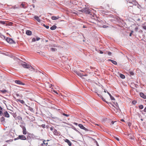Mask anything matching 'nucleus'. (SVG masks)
I'll return each instance as SVG.
<instances>
[{"instance_id": "nucleus-15", "label": "nucleus", "mask_w": 146, "mask_h": 146, "mask_svg": "<svg viewBox=\"0 0 146 146\" xmlns=\"http://www.w3.org/2000/svg\"><path fill=\"white\" fill-rule=\"evenodd\" d=\"M34 136L33 134H29V135L27 136V138L28 139L29 138H33Z\"/></svg>"}, {"instance_id": "nucleus-20", "label": "nucleus", "mask_w": 146, "mask_h": 146, "mask_svg": "<svg viewBox=\"0 0 146 146\" xmlns=\"http://www.w3.org/2000/svg\"><path fill=\"white\" fill-rule=\"evenodd\" d=\"M119 76L122 79H124L125 78V75L122 74H119Z\"/></svg>"}, {"instance_id": "nucleus-30", "label": "nucleus", "mask_w": 146, "mask_h": 146, "mask_svg": "<svg viewBox=\"0 0 146 146\" xmlns=\"http://www.w3.org/2000/svg\"><path fill=\"white\" fill-rule=\"evenodd\" d=\"M138 27H136L135 28L134 30L135 32H137L138 31Z\"/></svg>"}, {"instance_id": "nucleus-36", "label": "nucleus", "mask_w": 146, "mask_h": 146, "mask_svg": "<svg viewBox=\"0 0 146 146\" xmlns=\"http://www.w3.org/2000/svg\"><path fill=\"white\" fill-rule=\"evenodd\" d=\"M3 113L2 112V111L1 110H0V115L2 116L3 115Z\"/></svg>"}, {"instance_id": "nucleus-44", "label": "nucleus", "mask_w": 146, "mask_h": 146, "mask_svg": "<svg viewBox=\"0 0 146 146\" xmlns=\"http://www.w3.org/2000/svg\"><path fill=\"white\" fill-rule=\"evenodd\" d=\"M108 54L109 55H111V52H108Z\"/></svg>"}, {"instance_id": "nucleus-33", "label": "nucleus", "mask_w": 146, "mask_h": 146, "mask_svg": "<svg viewBox=\"0 0 146 146\" xmlns=\"http://www.w3.org/2000/svg\"><path fill=\"white\" fill-rule=\"evenodd\" d=\"M102 27L103 28H107L108 27V26L106 25H104L102 26Z\"/></svg>"}, {"instance_id": "nucleus-50", "label": "nucleus", "mask_w": 146, "mask_h": 146, "mask_svg": "<svg viewBox=\"0 0 146 146\" xmlns=\"http://www.w3.org/2000/svg\"><path fill=\"white\" fill-rule=\"evenodd\" d=\"M128 125L129 126H130L131 125V124L130 123H128Z\"/></svg>"}, {"instance_id": "nucleus-58", "label": "nucleus", "mask_w": 146, "mask_h": 146, "mask_svg": "<svg viewBox=\"0 0 146 146\" xmlns=\"http://www.w3.org/2000/svg\"><path fill=\"white\" fill-rule=\"evenodd\" d=\"M1 119H2L4 120V118L3 117H2Z\"/></svg>"}, {"instance_id": "nucleus-24", "label": "nucleus", "mask_w": 146, "mask_h": 146, "mask_svg": "<svg viewBox=\"0 0 146 146\" xmlns=\"http://www.w3.org/2000/svg\"><path fill=\"white\" fill-rule=\"evenodd\" d=\"M97 95L99 97L102 98V99L103 101H105V100L104 98L101 95L99 94H97Z\"/></svg>"}, {"instance_id": "nucleus-31", "label": "nucleus", "mask_w": 146, "mask_h": 146, "mask_svg": "<svg viewBox=\"0 0 146 146\" xmlns=\"http://www.w3.org/2000/svg\"><path fill=\"white\" fill-rule=\"evenodd\" d=\"M21 5L22 7L23 8H25V5L23 3H22L21 4Z\"/></svg>"}, {"instance_id": "nucleus-11", "label": "nucleus", "mask_w": 146, "mask_h": 146, "mask_svg": "<svg viewBox=\"0 0 146 146\" xmlns=\"http://www.w3.org/2000/svg\"><path fill=\"white\" fill-rule=\"evenodd\" d=\"M140 95L141 97L143 98L144 99L146 98V96L143 93H140Z\"/></svg>"}, {"instance_id": "nucleus-49", "label": "nucleus", "mask_w": 146, "mask_h": 146, "mask_svg": "<svg viewBox=\"0 0 146 146\" xmlns=\"http://www.w3.org/2000/svg\"><path fill=\"white\" fill-rule=\"evenodd\" d=\"M144 111L145 112H146V107L145 108Z\"/></svg>"}, {"instance_id": "nucleus-23", "label": "nucleus", "mask_w": 146, "mask_h": 146, "mask_svg": "<svg viewBox=\"0 0 146 146\" xmlns=\"http://www.w3.org/2000/svg\"><path fill=\"white\" fill-rule=\"evenodd\" d=\"M18 101L22 104H24L25 103L23 100H18Z\"/></svg>"}, {"instance_id": "nucleus-14", "label": "nucleus", "mask_w": 146, "mask_h": 146, "mask_svg": "<svg viewBox=\"0 0 146 146\" xmlns=\"http://www.w3.org/2000/svg\"><path fill=\"white\" fill-rule=\"evenodd\" d=\"M59 18L58 16L56 17L55 16H53L52 17L51 19L53 20H56L58 19Z\"/></svg>"}, {"instance_id": "nucleus-47", "label": "nucleus", "mask_w": 146, "mask_h": 146, "mask_svg": "<svg viewBox=\"0 0 146 146\" xmlns=\"http://www.w3.org/2000/svg\"><path fill=\"white\" fill-rule=\"evenodd\" d=\"M53 128L52 127H51L50 128V130H51V131H52L53 130Z\"/></svg>"}, {"instance_id": "nucleus-29", "label": "nucleus", "mask_w": 146, "mask_h": 146, "mask_svg": "<svg viewBox=\"0 0 146 146\" xmlns=\"http://www.w3.org/2000/svg\"><path fill=\"white\" fill-rule=\"evenodd\" d=\"M139 108L140 109H142L143 108V106L142 105H140L139 106Z\"/></svg>"}, {"instance_id": "nucleus-5", "label": "nucleus", "mask_w": 146, "mask_h": 146, "mask_svg": "<svg viewBox=\"0 0 146 146\" xmlns=\"http://www.w3.org/2000/svg\"><path fill=\"white\" fill-rule=\"evenodd\" d=\"M22 66L25 68H29V65L27 64L25 62L21 64Z\"/></svg>"}, {"instance_id": "nucleus-40", "label": "nucleus", "mask_w": 146, "mask_h": 146, "mask_svg": "<svg viewBox=\"0 0 146 146\" xmlns=\"http://www.w3.org/2000/svg\"><path fill=\"white\" fill-rule=\"evenodd\" d=\"M36 41V39L35 38H33L32 39V41L33 42H35Z\"/></svg>"}, {"instance_id": "nucleus-1", "label": "nucleus", "mask_w": 146, "mask_h": 146, "mask_svg": "<svg viewBox=\"0 0 146 146\" xmlns=\"http://www.w3.org/2000/svg\"><path fill=\"white\" fill-rule=\"evenodd\" d=\"M6 40L10 44H13V43H15V42L14 41L10 38L7 37V38Z\"/></svg>"}, {"instance_id": "nucleus-48", "label": "nucleus", "mask_w": 146, "mask_h": 146, "mask_svg": "<svg viewBox=\"0 0 146 146\" xmlns=\"http://www.w3.org/2000/svg\"><path fill=\"white\" fill-rule=\"evenodd\" d=\"M115 122V121H111V124H113Z\"/></svg>"}, {"instance_id": "nucleus-32", "label": "nucleus", "mask_w": 146, "mask_h": 146, "mask_svg": "<svg viewBox=\"0 0 146 146\" xmlns=\"http://www.w3.org/2000/svg\"><path fill=\"white\" fill-rule=\"evenodd\" d=\"M62 115H64L65 116H66L68 117L69 116V115L66 114L64 113H62Z\"/></svg>"}, {"instance_id": "nucleus-17", "label": "nucleus", "mask_w": 146, "mask_h": 146, "mask_svg": "<svg viewBox=\"0 0 146 146\" xmlns=\"http://www.w3.org/2000/svg\"><path fill=\"white\" fill-rule=\"evenodd\" d=\"M109 61L111 62L113 64L115 65H116L117 64V62L116 61L112 60L111 59H109Z\"/></svg>"}, {"instance_id": "nucleus-53", "label": "nucleus", "mask_w": 146, "mask_h": 146, "mask_svg": "<svg viewBox=\"0 0 146 146\" xmlns=\"http://www.w3.org/2000/svg\"><path fill=\"white\" fill-rule=\"evenodd\" d=\"M0 110H2V108L1 106H0Z\"/></svg>"}, {"instance_id": "nucleus-52", "label": "nucleus", "mask_w": 146, "mask_h": 146, "mask_svg": "<svg viewBox=\"0 0 146 146\" xmlns=\"http://www.w3.org/2000/svg\"><path fill=\"white\" fill-rule=\"evenodd\" d=\"M121 121H123V122H124V121H125L123 119H121Z\"/></svg>"}, {"instance_id": "nucleus-42", "label": "nucleus", "mask_w": 146, "mask_h": 146, "mask_svg": "<svg viewBox=\"0 0 146 146\" xmlns=\"http://www.w3.org/2000/svg\"><path fill=\"white\" fill-rule=\"evenodd\" d=\"M40 38H39V37H37L36 38V40L37 41H38V40H40Z\"/></svg>"}, {"instance_id": "nucleus-19", "label": "nucleus", "mask_w": 146, "mask_h": 146, "mask_svg": "<svg viewBox=\"0 0 146 146\" xmlns=\"http://www.w3.org/2000/svg\"><path fill=\"white\" fill-rule=\"evenodd\" d=\"M56 28V26L55 25H53L50 28V29L51 30H55Z\"/></svg>"}, {"instance_id": "nucleus-13", "label": "nucleus", "mask_w": 146, "mask_h": 146, "mask_svg": "<svg viewBox=\"0 0 146 146\" xmlns=\"http://www.w3.org/2000/svg\"><path fill=\"white\" fill-rule=\"evenodd\" d=\"M26 33L28 35H32V32L30 30H27L26 31Z\"/></svg>"}, {"instance_id": "nucleus-51", "label": "nucleus", "mask_w": 146, "mask_h": 146, "mask_svg": "<svg viewBox=\"0 0 146 146\" xmlns=\"http://www.w3.org/2000/svg\"><path fill=\"white\" fill-rule=\"evenodd\" d=\"M116 139L117 141H119V138L117 137H116Z\"/></svg>"}, {"instance_id": "nucleus-22", "label": "nucleus", "mask_w": 146, "mask_h": 146, "mask_svg": "<svg viewBox=\"0 0 146 146\" xmlns=\"http://www.w3.org/2000/svg\"><path fill=\"white\" fill-rule=\"evenodd\" d=\"M97 90H96V91L98 92H99V90H102V88H101L100 86H98V87L97 88Z\"/></svg>"}, {"instance_id": "nucleus-26", "label": "nucleus", "mask_w": 146, "mask_h": 146, "mask_svg": "<svg viewBox=\"0 0 146 146\" xmlns=\"http://www.w3.org/2000/svg\"><path fill=\"white\" fill-rule=\"evenodd\" d=\"M0 23L2 24L3 25L6 24L5 22L3 21H0Z\"/></svg>"}, {"instance_id": "nucleus-39", "label": "nucleus", "mask_w": 146, "mask_h": 146, "mask_svg": "<svg viewBox=\"0 0 146 146\" xmlns=\"http://www.w3.org/2000/svg\"><path fill=\"white\" fill-rule=\"evenodd\" d=\"M129 73L130 74L133 75H134V73L132 72H130Z\"/></svg>"}, {"instance_id": "nucleus-7", "label": "nucleus", "mask_w": 146, "mask_h": 146, "mask_svg": "<svg viewBox=\"0 0 146 146\" xmlns=\"http://www.w3.org/2000/svg\"><path fill=\"white\" fill-rule=\"evenodd\" d=\"M64 141L67 143L69 146H71L72 145V143L68 139H66L64 140Z\"/></svg>"}, {"instance_id": "nucleus-37", "label": "nucleus", "mask_w": 146, "mask_h": 146, "mask_svg": "<svg viewBox=\"0 0 146 146\" xmlns=\"http://www.w3.org/2000/svg\"><path fill=\"white\" fill-rule=\"evenodd\" d=\"M137 103V102L136 101H132V103L133 104H135L136 103Z\"/></svg>"}, {"instance_id": "nucleus-41", "label": "nucleus", "mask_w": 146, "mask_h": 146, "mask_svg": "<svg viewBox=\"0 0 146 146\" xmlns=\"http://www.w3.org/2000/svg\"><path fill=\"white\" fill-rule=\"evenodd\" d=\"M13 141V140H12L11 139V140H7L6 141V142H8L9 141L12 142Z\"/></svg>"}, {"instance_id": "nucleus-35", "label": "nucleus", "mask_w": 146, "mask_h": 146, "mask_svg": "<svg viewBox=\"0 0 146 146\" xmlns=\"http://www.w3.org/2000/svg\"><path fill=\"white\" fill-rule=\"evenodd\" d=\"M131 33L129 34V36H131L132 34L133 33V31H131Z\"/></svg>"}, {"instance_id": "nucleus-43", "label": "nucleus", "mask_w": 146, "mask_h": 146, "mask_svg": "<svg viewBox=\"0 0 146 146\" xmlns=\"http://www.w3.org/2000/svg\"><path fill=\"white\" fill-rule=\"evenodd\" d=\"M41 126L43 127V128H45V125L44 124H42L41 125Z\"/></svg>"}, {"instance_id": "nucleus-34", "label": "nucleus", "mask_w": 146, "mask_h": 146, "mask_svg": "<svg viewBox=\"0 0 146 146\" xmlns=\"http://www.w3.org/2000/svg\"><path fill=\"white\" fill-rule=\"evenodd\" d=\"M44 26L47 29H48L49 28L48 26H46L44 24Z\"/></svg>"}, {"instance_id": "nucleus-12", "label": "nucleus", "mask_w": 146, "mask_h": 146, "mask_svg": "<svg viewBox=\"0 0 146 146\" xmlns=\"http://www.w3.org/2000/svg\"><path fill=\"white\" fill-rule=\"evenodd\" d=\"M84 12L87 14H89L90 13V11L89 9H86L84 10Z\"/></svg>"}, {"instance_id": "nucleus-57", "label": "nucleus", "mask_w": 146, "mask_h": 146, "mask_svg": "<svg viewBox=\"0 0 146 146\" xmlns=\"http://www.w3.org/2000/svg\"><path fill=\"white\" fill-rule=\"evenodd\" d=\"M54 92L55 93H56V94H58V93H57V92H56V91H54Z\"/></svg>"}, {"instance_id": "nucleus-28", "label": "nucleus", "mask_w": 146, "mask_h": 146, "mask_svg": "<svg viewBox=\"0 0 146 146\" xmlns=\"http://www.w3.org/2000/svg\"><path fill=\"white\" fill-rule=\"evenodd\" d=\"M54 134L55 135H57V131L56 129H54Z\"/></svg>"}, {"instance_id": "nucleus-25", "label": "nucleus", "mask_w": 146, "mask_h": 146, "mask_svg": "<svg viewBox=\"0 0 146 146\" xmlns=\"http://www.w3.org/2000/svg\"><path fill=\"white\" fill-rule=\"evenodd\" d=\"M50 50L52 51H55L56 50H57V49L56 48H50Z\"/></svg>"}, {"instance_id": "nucleus-16", "label": "nucleus", "mask_w": 146, "mask_h": 146, "mask_svg": "<svg viewBox=\"0 0 146 146\" xmlns=\"http://www.w3.org/2000/svg\"><path fill=\"white\" fill-rule=\"evenodd\" d=\"M19 8L18 5H15L11 7V9H18Z\"/></svg>"}, {"instance_id": "nucleus-8", "label": "nucleus", "mask_w": 146, "mask_h": 146, "mask_svg": "<svg viewBox=\"0 0 146 146\" xmlns=\"http://www.w3.org/2000/svg\"><path fill=\"white\" fill-rule=\"evenodd\" d=\"M48 143L45 140L42 143L41 145V146H47L48 145Z\"/></svg>"}, {"instance_id": "nucleus-3", "label": "nucleus", "mask_w": 146, "mask_h": 146, "mask_svg": "<svg viewBox=\"0 0 146 146\" xmlns=\"http://www.w3.org/2000/svg\"><path fill=\"white\" fill-rule=\"evenodd\" d=\"M78 126L81 129H83L86 131H88V130L84 127L82 125L79 124H78Z\"/></svg>"}, {"instance_id": "nucleus-27", "label": "nucleus", "mask_w": 146, "mask_h": 146, "mask_svg": "<svg viewBox=\"0 0 146 146\" xmlns=\"http://www.w3.org/2000/svg\"><path fill=\"white\" fill-rule=\"evenodd\" d=\"M29 68V70H33L34 69V68L32 66H30L29 65V68Z\"/></svg>"}, {"instance_id": "nucleus-61", "label": "nucleus", "mask_w": 146, "mask_h": 146, "mask_svg": "<svg viewBox=\"0 0 146 146\" xmlns=\"http://www.w3.org/2000/svg\"><path fill=\"white\" fill-rule=\"evenodd\" d=\"M81 71V72H83V71H82V70H80Z\"/></svg>"}, {"instance_id": "nucleus-4", "label": "nucleus", "mask_w": 146, "mask_h": 146, "mask_svg": "<svg viewBox=\"0 0 146 146\" xmlns=\"http://www.w3.org/2000/svg\"><path fill=\"white\" fill-rule=\"evenodd\" d=\"M74 72L77 74V75L81 77H82L83 76H87L86 74H85V75H83L79 72H78L76 71H75Z\"/></svg>"}, {"instance_id": "nucleus-21", "label": "nucleus", "mask_w": 146, "mask_h": 146, "mask_svg": "<svg viewBox=\"0 0 146 146\" xmlns=\"http://www.w3.org/2000/svg\"><path fill=\"white\" fill-rule=\"evenodd\" d=\"M34 18L35 19L37 20V21L38 22L40 21V20L39 18V17L37 16H35L34 17Z\"/></svg>"}, {"instance_id": "nucleus-10", "label": "nucleus", "mask_w": 146, "mask_h": 146, "mask_svg": "<svg viewBox=\"0 0 146 146\" xmlns=\"http://www.w3.org/2000/svg\"><path fill=\"white\" fill-rule=\"evenodd\" d=\"M23 133L24 135H26L27 134V132L26 129L25 127H24L23 128Z\"/></svg>"}, {"instance_id": "nucleus-56", "label": "nucleus", "mask_w": 146, "mask_h": 146, "mask_svg": "<svg viewBox=\"0 0 146 146\" xmlns=\"http://www.w3.org/2000/svg\"><path fill=\"white\" fill-rule=\"evenodd\" d=\"M117 110H119V107H118L117 106Z\"/></svg>"}, {"instance_id": "nucleus-18", "label": "nucleus", "mask_w": 146, "mask_h": 146, "mask_svg": "<svg viewBox=\"0 0 146 146\" xmlns=\"http://www.w3.org/2000/svg\"><path fill=\"white\" fill-rule=\"evenodd\" d=\"M108 93L109 95V96H110V98L111 100H115L114 98L111 95L110 93H109L108 92Z\"/></svg>"}, {"instance_id": "nucleus-54", "label": "nucleus", "mask_w": 146, "mask_h": 146, "mask_svg": "<svg viewBox=\"0 0 146 146\" xmlns=\"http://www.w3.org/2000/svg\"><path fill=\"white\" fill-rule=\"evenodd\" d=\"M18 139H18V137H17V138H15V139H14V140H16Z\"/></svg>"}, {"instance_id": "nucleus-60", "label": "nucleus", "mask_w": 146, "mask_h": 146, "mask_svg": "<svg viewBox=\"0 0 146 146\" xmlns=\"http://www.w3.org/2000/svg\"><path fill=\"white\" fill-rule=\"evenodd\" d=\"M104 92H106V91L105 90H104Z\"/></svg>"}, {"instance_id": "nucleus-2", "label": "nucleus", "mask_w": 146, "mask_h": 146, "mask_svg": "<svg viewBox=\"0 0 146 146\" xmlns=\"http://www.w3.org/2000/svg\"><path fill=\"white\" fill-rule=\"evenodd\" d=\"M27 138L25 136L23 135H19L18 137V139H19L22 140H26Z\"/></svg>"}, {"instance_id": "nucleus-38", "label": "nucleus", "mask_w": 146, "mask_h": 146, "mask_svg": "<svg viewBox=\"0 0 146 146\" xmlns=\"http://www.w3.org/2000/svg\"><path fill=\"white\" fill-rule=\"evenodd\" d=\"M1 92L3 93H5L6 92H7V91L6 90H2Z\"/></svg>"}, {"instance_id": "nucleus-46", "label": "nucleus", "mask_w": 146, "mask_h": 146, "mask_svg": "<svg viewBox=\"0 0 146 146\" xmlns=\"http://www.w3.org/2000/svg\"><path fill=\"white\" fill-rule=\"evenodd\" d=\"M100 54H103V52L102 51L100 50Z\"/></svg>"}, {"instance_id": "nucleus-6", "label": "nucleus", "mask_w": 146, "mask_h": 146, "mask_svg": "<svg viewBox=\"0 0 146 146\" xmlns=\"http://www.w3.org/2000/svg\"><path fill=\"white\" fill-rule=\"evenodd\" d=\"M15 82L16 84H18L22 85H25V84L24 83H23L20 80H16L15 81Z\"/></svg>"}, {"instance_id": "nucleus-55", "label": "nucleus", "mask_w": 146, "mask_h": 146, "mask_svg": "<svg viewBox=\"0 0 146 146\" xmlns=\"http://www.w3.org/2000/svg\"><path fill=\"white\" fill-rule=\"evenodd\" d=\"M74 124L75 125H78V123H74Z\"/></svg>"}, {"instance_id": "nucleus-59", "label": "nucleus", "mask_w": 146, "mask_h": 146, "mask_svg": "<svg viewBox=\"0 0 146 146\" xmlns=\"http://www.w3.org/2000/svg\"><path fill=\"white\" fill-rule=\"evenodd\" d=\"M95 125H99L98 124H95Z\"/></svg>"}, {"instance_id": "nucleus-45", "label": "nucleus", "mask_w": 146, "mask_h": 146, "mask_svg": "<svg viewBox=\"0 0 146 146\" xmlns=\"http://www.w3.org/2000/svg\"><path fill=\"white\" fill-rule=\"evenodd\" d=\"M143 28L145 29L146 30V26H144L143 27Z\"/></svg>"}, {"instance_id": "nucleus-9", "label": "nucleus", "mask_w": 146, "mask_h": 146, "mask_svg": "<svg viewBox=\"0 0 146 146\" xmlns=\"http://www.w3.org/2000/svg\"><path fill=\"white\" fill-rule=\"evenodd\" d=\"M4 116L7 117H9L10 116L9 114L7 111H5L4 113Z\"/></svg>"}]
</instances>
